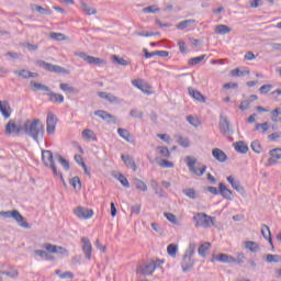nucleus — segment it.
<instances>
[{"label":"nucleus","instance_id":"36","mask_svg":"<svg viewBox=\"0 0 281 281\" xmlns=\"http://www.w3.org/2000/svg\"><path fill=\"white\" fill-rule=\"evenodd\" d=\"M245 247L248 249V251H251V254L260 251V246L257 245L256 241H246Z\"/></svg>","mask_w":281,"mask_h":281},{"label":"nucleus","instance_id":"23","mask_svg":"<svg viewBox=\"0 0 281 281\" xmlns=\"http://www.w3.org/2000/svg\"><path fill=\"white\" fill-rule=\"evenodd\" d=\"M227 181L231 183L232 188L236 190V192H239V194H245V188L240 186V181H237L232 176L227 177Z\"/></svg>","mask_w":281,"mask_h":281},{"label":"nucleus","instance_id":"3","mask_svg":"<svg viewBox=\"0 0 281 281\" xmlns=\"http://www.w3.org/2000/svg\"><path fill=\"white\" fill-rule=\"evenodd\" d=\"M0 216H3V218H13L20 227H23L24 229H32V226L25 221V217L21 215L18 210L1 211Z\"/></svg>","mask_w":281,"mask_h":281},{"label":"nucleus","instance_id":"21","mask_svg":"<svg viewBox=\"0 0 281 281\" xmlns=\"http://www.w3.org/2000/svg\"><path fill=\"white\" fill-rule=\"evenodd\" d=\"M15 76H19L20 78H24L27 80L29 78H38V72H32L30 70L21 69V70H14Z\"/></svg>","mask_w":281,"mask_h":281},{"label":"nucleus","instance_id":"15","mask_svg":"<svg viewBox=\"0 0 281 281\" xmlns=\"http://www.w3.org/2000/svg\"><path fill=\"white\" fill-rule=\"evenodd\" d=\"M81 243H82V251L87 260H91V254L93 251V246H91V240H89V238L87 237H82Z\"/></svg>","mask_w":281,"mask_h":281},{"label":"nucleus","instance_id":"33","mask_svg":"<svg viewBox=\"0 0 281 281\" xmlns=\"http://www.w3.org/2000/svg\"><path fill=\"white\" fill-rule=\"evenodd\" d=\"M179 251V246L177 244H169L167 246V254L171 258H177V252Z\"/></svg>","mask_w":281,"mask_h":281},{"label":"nucleus","instance_id":"24","mask_svg":"<svg viewBox=\"0 0 281 281\" xmlns=\"http://www.w3.org/2000/svg\"><path fill=\"white\" fill-rule=\"evenodd\" d=\"M98 95L102 100H106L108 102H110V104H117L120 102V99L116 95L111 93L98 92Z\"/></svg>","mask_w":281,"mask_h":281},{"label":"nucleus","instance_id":"52","mask_svg":"<svg viewBox=\"0 0 281 281\" xmlns=\"http://www.w3.org/2000/svg\"><path fill=\"white\" fill-rule=\"evenodd\" d=\"M117 180L120 181L123 188H131V183L128 182V179L124 177V175L120 173Z\"/></svg>","mask_w":281,"mask_h":281},{"label":"nucleus","instance_id":"47","mask_svg":"<svg viewBox=\"0 0 281 281\" xmlns=\"http://www.w3.org/2000/svg\"><path fill=\"white\" fill-rule=\"evenodd\" d=\"M187 122H189L191 126H194V128H199V126H201V122L199 121V119H195L192 115L187 116Z\"/></svg>","mask_w":281,"mask_h":281},{"label":"nucleus","instance_id":"41","mask_svg":"<svg viewBox=\"0 0 281 281\" xmlns=\"http://www.w3.org/2000/svg\"><path fill=\"white\" fill-rule=\"evenodd\" d=\"M81 8L86 14H98V11L94 8H91L89 4L81 2Z\"/></svg>","mask_w":281,"mask_h":281},{"label":"nucleus","instance_id":"39","mask_svg":"<svg viewBox=\"0 0 281 281\" xmlns=\"http://www.w3.org/2000/svg\"><path fill=\"white\" fill-rule=\"evenodd\" d=\"M112 60L114 65H121L122 67H126L128 65V61L117 55L112 56Z\"/></svg>","mask_w":281,"mask_h":281},{"label":"nucleus","instance_id":"20","mask_svg":"<svg viewBox=\"0 0 281 281\" xmlns=\"http://www.w3.org/2000/svg\"><path fill=\"white\" fill-rule=\"evenodd\" d=\"M218 188L221 196H223V199H226L227 201H232L234 192H232V190H229L223 182L218 184Z\"/></svg>","mask_w":281,"mask_h":281},{"label":"nucleus","instance_id":"12","mask_svg":"<svg viewBox=\"0 0 281 281\" xmlns=\"http://www.w3.org/2000/svg\"><path fill=\"white\" fill-rule=\"evenodd\" d=\"M76 56H79V58H82V60L88 63V65H104L105 64L104 59H102L100 57L89 56V55H87V53H76Z\"/></svg>","mask_w":281,"mask_h":281},{"label":"nucleus","instance_id":"7","mask_svg":"<svg viewBox=\"0 0 281 281\" xmlns=\"http://www.w3.org/2000/svg\"><path fill=\"white\" fill-rule=\"evenodd\" d=\"M24 132V124L16 125V123L10 120L4 127V135L19 137Z\"/></svg>","mask_w":281,"mask_h":281},{"label":"nucleus","instance_id":"4","mask_svg":"<svg viewBox=\"0 0 281 281\" xmlns=\"http://www.w3.org/2000/svg\"><path fill=\"white\" fill-rule=\"evenodd\" d=\"M193 223L195 227H203L204 229H207V227H214L215 225L214 217L205 213H196L193 216Z\"/></svg>","mask_w":281,"mask_h":281},{"label":"nucleus","instance_id":"32","mask_svg":"<svg viewBox=\"0 0 281 281\" xmlns=\"http://www.w3.org/2000/svg\"><path fill=\"white\" fill-rule=\"evenodd\" d=\"M117 133L120 137L125 139V142H130V143L133 142V138H131V132H128V130L119 127Z\"/></svg>","mask_w":281,"mask_h":281},{"label":"nucleus","instance_id":"29","mask_svg":"<svg viewBox=\"0 0 281 281\" xmlns=\"http://www.w3.org/2000/svg\"><path fill=\"white\" fill-rule=\"evenodd\" d=\"M50 102H56L57 104H63L65 102V97L59 93H55L54 91H48L47 93Z\"/></svg>","mask_w":281,"mask_h":281},{"label":"nucleus","instance_id":"19","mask_svg":"<svg viewBox=\"0 0 281 281\" xmlns=\"http://www.w3.org/2000/svg\"><path fill=\"white\" fill-rule=\"evenodd\" d=\"M0 112L2 113L4 120L10 119V115H12V109L10 108V103L8 101H0Z\"/></svg>","mask_w":281,"mask_h":281},{"label":"nucleus","instance_id":"56","mask_svg":"<svg viewBox=\"0 0 281 281\" xmlns=\"http://www.w3.org/2000/svg\"><path fill=\"white\" fill-rule=\"evenodd\" d=\"M59 89H61V91H65L66 93H74L75 91V88L69 86L68 83H60Z\"/></svg>","mask_w":281,"mask_h":281},{"label":"nucleus","instance_id":"63","mask_svg":"<svg viewBox=\"0 0 281 281\" xmlns=\"http://www.w3.org/2000/svg\"><path fill=\"white\" fill-rule=\"evenodd\" d=\"M251 103L247 100L241 101V103L239 105L240 111H249V105Z\"/></svg>","mask_w":281,"mask_h":281},{"label":"nucleus","instance_id":"40","mask_svg":"<svg viewBox=\"0 0 281 281\" xmlns=\"http://www.w3.org/2000/svg\"><path fill=\"white\" fill-rule=\"evenodd\" d=\"M178 144L182 146V148H190V140L184 138L183 136L179 135L176 137Z\"/></svg>","mask_w":281,"mask_h":281},{"label":"nucleus","instance_id":"48","mask_svg":"<svg viewBox=\"0 0 281 281\" xmlns=\"http://www.w3.org/2000/svg\"><path fill=\"white\" fill-rule=\"evenodd\" d=\"M182 193L189 199H196V191L194 189H183Z\"/></svg>","mask_w":281,"mask_h":281},{"label":"nucleus","instance_id":"5","mask_svg":"<svg viewBox=\"0 0 281 281\" xmlns=\"http://www.w3.org/2000/svg\"><path fill=\"white\" fill-rule=\"evenodd\" d=\"M42 161L44 166L50 168L53 175L56 177H63V173H60L58 168H56V162L54 161V153H52V150H42Z\"/></svg>","mask_w":281,"mask_h":281},{"label":"nucleus","instance_id":"17","mask_svg":"<svg viewBox=\"0 0 281 281\" xmlns=\"http://www.w3.org/2000/svg\"><path fill=\"white\" fill-rule=\"evenodd\" d=\"M150 188L154 190L155 194L159 196V199H166V191L161 187H159V182L157 180H150Z\"/></svg>","mask_w":281,"mask_h":281},{"label":"nucleus","instance_id":"11","mask_svg":"<svg viewBox=\"0 0 281 281\" xmlns=\"http://www.w3.org/2000/svg\"><path fill=\"white\" fill-rule=\"evenodd\" d=\"M56 124H58V119L54 113H48L46 119V133L48 135H54L56 133Z\"/></svg>","mask_w":281,"mask_h":281},{"label":"nucleus","instance_id":"55","mask_svg":"<svg viewBox=\"0 0 281 281\" xmlns=\"http://www.w3.org/2000/svg\"><path fill=\"white\" fill-rule=\"evenodd\" d=\"M281 115V109L280 108H277L274 109L272 112H271V120L272 122L274 123H278L280 122V120H278V116Z\"/></svg>","mask_w":281,"mask_h":281},{"label":"nucleus","instance_id":"1","mask_svg":"<svg viewBox=\"0 0 281 281\" xmlns=\"http://www.w3.org/2000/svg\"><path fill=\"white\" fill-rule=\"evenodd\" d=\"M24 133L25 135H29V137H32L36 144H38V142L43 139L45 135V126L43 123H41L40 119H34L32 122L27 120L24 123Z\"/></svg>","mask_w":281,"mask_h":281},{"label":"nucleus","instance_id":"49","mask_svg":"<svg viewBox=\"0 0 281 281\" xmlns=\"http://www.w3.org/2000/svg\"><path fill=\"white\" fill-rule=\"evenodd\" d=\"M266 261L267 262H280L281 261V256L269 254V255L266 256Z\"/></svg>","mask_w":281,"mask_h":281},{"label":"nucleus","instance_id":"9","mask_svg":"<svg viewBox=\"0 0 281 281\" xmlns=\"http://www.w3.org/2000/svg\"><path fill=\"white\" fill-rule=\"evenodd\" d=\"M74 214L77 218L81 221H87L93 216V210L85 207V206H77L74 209Z\"/></svg>","mask_w":281,"mask_h":281},{"label":"nucleus","instance_id":"34","mask_svg":"<svg viewBox=\"0 0 281 281\" xmlns=\"http://www.w3.org/2000/svg\"><path fill=\"white\" fill-rule=\"evenodd\" d=\"M55 159L60 164V166H63L64 170H69L70 166H69V160L65 159L61 155L56 154L55 155Z\"/></svg>","mask_w":281,"mask_h":281},{"label":"nucleus","instance_id":"57","mask_svg":"<svg viewBox=\"0 0 281 281\" xmlns=\"http://www.w3.org/2000/svg\"><path fill=\"white\" fill-rule=\"evenodd\" d=\"M1 276H8V278H18L19 271L18 270H11V271H0Z\"/></svg>","mask_w":281,"mask_h":281},{"label":"nucleus","instance_id":"8","mask_svg":"<svg viewBox=\"0 0 281 281\" xmlns=\"http://www.w3.org/2000/svg\"><path fill=\"white\" fill-rule=\"evenodd\" d=\"M38 65L40 67H42V69H45L46 71H52L53 74H69V71L64 67L56 66L47 61L40 60Z\"/></svg>","mask_w":281,"mask_h":281},{"label":"nucleus","instance_id":"2","mask_svg":"<svg viewBox=\"0 0 281 281\" xmlns=\"http://www.w3.org/2000/svg\"><path fill=\"white\" fill-rule=\"evenodd\" d=\"M195 252H196V244L190 243L189 247L184 251V255L181 261V268L183 273H188V271H191L192 267H194V259H192V256H194Z\"/></svg>","mask_w":281,"mask_h":281},{"label":"nucleus","instance_id":"28","mask_svg":"<svg viewBox=\"0 0 281 281\" xmlns=\"http://www.w3.org/2000/svg\"><path fill=\"white\" fill-rule=\"evenodd\" d=\"M261 235L273 248V238H271V229L267 226V224H262L261 226Z\"/></svg>","mask_w":281,"mask_h":281},{"label":"nucleus","instance_id":"54","mask_svg":"<svg viewBox=\"0 0 281 281\" xmlns=\"http://www.w3.org/2000/svg\"><path fill=\"white\" fill-rule=\"evenodd\" d=\"M143 12L145 14H157V12H159V8H155V5H149L147 8H144Z\"/></svg>","mask_w":281,"mask_h":281},{"label":"nucleus","instance_id":"31","mask_svg":"<svg viewBox=\"0 0 281 281\" xmlns=\"http://www.w3.org/2000/svg\"><path fill=\"white\" fill-rule=\"evenodd\" d=\"M210 247H212V244L210 241H205L204 244L200 245L198 249L199 256H201V258H205V256H207Z\"/></svg>","mask_w":281,"mask_h":281},{"label":"nucleus","instance_id":"6","mask_svg":"<svg viewBox=\"0 0 281 281\" xmlns=\"http://www.w3.org/2000/svg\"><path fill=\"white\" fill-rule=\"evenodd\" d=\"M186 164L189 168V172H191V175H195V177H203L207 170V166L205 165H202L201 167L196 166V158L192 156L186 157Z\"/></svg>","mask_w":281,"mask_h":281},{"label":"nucleus","instance_id":"51","mask_svg":"<svg viewBox=\"0 0 281 281\" xmlns=\"http://www.w3.org/2000/svg\"><path fill=\"white\" fill-rule=\"evenodd\" d=\"M165 218L169 221V223H173V225H179V221L177 220V215L172 213H165Z\"/></svg>","mask_w":281,"mask_h":281},{"label":"nucleus","instance_id":"43","mask_svg":"<svg viewBox=\"0 0 281 281\" xmlns=\"http://www.w3.org/2000/svg\"><path fill=\"white\" fill-rule=\"evenodd\" d=\"M251 150H254V153H257L258 155H260V153H262V145H260V140H254L250 145Z\"/></svg>","mask_w":281,"mask_h":281},{"label":"nucleus","instance_id":"45","mask_svg":"<svg viewBox=\"0 0 281 281\" xmlns=\"http://www.w3.org/2000/svg\"><path fill=\"white\" fill-rule=\"evenodd\" d=\"M49 36L53 41H67V36L63 33L50 32Z\"/></svg>","mask_w":281,"mask_h":281},{"label":"nucleus","instance_id":"13","mask_svg":"<svg viewBox=\"0 0 281 281\" xmlns=\"http://www.w3.org/2000/svg\"><path fill=\"white\" fill-rule=\"evenodd\" d=\"M94 115H97V117H100L101 120H104V122H106L108 124H117V119H115L114 115L110 114L104 110L94 111Z\"/></svg>","mask_w":281,"mask_h":281},{"label":"nucleus","instance_id":"59","mask_svg":"<svg viewBox=\"0 0 281 281\" xmlns=\"http://www.w3.org/2000/svg\"><path fill=\"white\" fill-rule=\"evenodd\" d=\"M54 254H60L61 256H69V250L61 246H56V251Z\"/></svg>","mask_w":281,"mask_h":281},{"label":"nucleus","instance_id":"27","mask_svg":"<svg viewBox=\"0 0 281 281\" xmlns=\"http://www.w3.org/2000/svg\"><path fill=\"white\" fill-rule=\"evenodd\" d=\"M121 159L125 164L126 168H132L134 172L137 170V165L135 164V160L133 159V157L122 155Z\"/></svg>","mask_w":281,"mask_h":281},{"label":"nucleus","instance_id":"35","mask_svg":"<svg viewBox=\"0 0 281 281\" xmlns=\"http://www.w3.org/2000/svg\"><path fill=\"white\" fill-rule=\"evenodd\" d=\"M232 32V27L225 25V24H218L215 27V34H229Z\"/></svg>","mask_w":281,"mask_h":281},{"label":"nucleus","instance_id":"58","mask_svg":"<svg viewBox=\"0 0 281 281\" xmlns=\"http://www.w3.org/2000/svg\"><path fill=\"white\" fill-rule=\"evenodd\" d=\"M161 168H175V164L170 160L162 159L159 164Z\"/></svg>","mask_w":281,"mask_h":281},{"label":"nucleus","instance_id":"62","mask_svg":"<svg viewBox=\"0 0 281 281\" xmlns=\"http://www.w3.org/2000/svg\"><path fill=\"white\" fill-rule=\"evenodd\" d=\"M158 150H160V155L162 157H170V149H168V147H158Z\"/></svg>","mask_w":281,"mask_h":281},{"label":"nucleus","instance_id":"61","mask_svg":"<svg viewBox=\"0 0 281 281\" xmlns=\"http://www.w3.org/2000/svg\"><path fill=\"white\" fill-rule=\"evenodd\" d=\"M43 248L46 249L47 254H55L56 251V245L45 244Z\"/></svg>","mask_w":281,"mask_h":281},{"label":"nucleus","instance_id":"42","mask_svg":"<svg viewBox=\"0 0 281 281\" xmlns=\"http://www.w3.org/2000/svg\"><path fill=\"white\" fill-rule=\"evenodd\" d=\"M207 57V55H202L199 57H193L189 59V65L194 66V65H199L200 63H203V60H205V58Z\"/></svg>","mask_w":281,"mask_h":281},{"label":"nucleus","instance_id":"30","mask_svg":"<svg viewBox=\"0 0 281 281\" xmlns=\"http://www.w3.org/2000/svg\"><path fill=\"white\" fill-rule=\"evenodd\" d=\"M30 85H31L32 91H46L47 93H49V91H50V88L43 83L31 81Z\"/></svg>","mask_w":281,"mask_h":281},{"label":"nucleus","instance_id":"25","mask_svg":"<svg viewBox=\"0 0 281 281\" xmlns=\"http://www.w3.org/2000/svg\"><path fill=\"white\" fill-rule=\"evenodd\" d=\"M188 91L189 95H191L192 99L196 100V102L205 103V97L202 95L199 90H195L192 87H190Z\"/></svg>","mask_w":281,"mask_h":281},{"label":"nucleus","instance_id":"38","mask_svg":"<svg viewBox=\"0 0 281 281\" xmlns=\"http://www.w3.org/2000/svg\"><path fill=\"white\" fill-rule=\"evenodd\" d=\"M196 23V20H184L177 24L178 30H186V27H190L191 25H194Z\"/></svg>","mask_w":281,"mask_h":281},{"label":"nucleus","instance_id":"18","mask_svg":"<svg viewBox=\"0 0 281 281\" xmlns=\"http://www.w3.org/2000/svg\"><path fill=\"white\" fill-rule=\"evenodd\" d=\"M212 155L214 159H216V161H220L221 164H225V161H227L228 159L227 154H225V151L220 148H214L212 150Z\"/></svg>","mask_w":281,"mask_h":281},{"label":"nucleus","instance_id":"16","mask_svg":"<svg viewBox=\"0 0 281 281\" xmlns=\"http://www.w3.org/2000/svg\"><path fill=\"white\" fill-rule=\"evenodd\" d=\"M213 260L223 262L224 265H234V262H236V258L227 254L213 255Z\"/></svg>","mask_w":281,"mask_h":281},{"label":"nucleus","instance_id":"64","mask_svg":"<svg viewBox=\"0 0 281 281\" xmlns=\"http://www.w3.org/2000/svg\"><path fill=\"white\" fill-rule=\"evenodd\" d=\"M250 8H260L262 5V0H249Z\"/></svg>","mask_w":281,"mask_h":281},{"label":"nucleus","instance_id":"37","mask_svg":"<svg viewBox=\"0 0 281 281\" xmlns=\"http://www.w3.org/2000/svg\"><path fill=\"white\" fill-rule=\"evenodd\" d=\"M134 186H135L136 190H140L142 192H147L148 191V186H146L144 183V181H142L137 178L134 179Z\"/></svg>","mask_w":281,"mask_h":281},{"label":"nucleus","instance_id":"44","mask_svg":"<svg viewBox=\"0 0 281 281\" xmlns=\"http://www.w3.org/2000/svg\"><path fill=\"white\" fill-rule=\"evenodd\" d=\"M33 10H35V12H38V14H52V11L49 9H45L38 4H33Z\"/></svg>","mask_w":281,"mask_h":281},{"label":"nucleus","instance_id":"22","mask_svg":"<svg viewBox=\"0 0 281 281\" xmlns=\"http://www.w3.org/2000/svg\"><path fill=\"white\" fill-rule=\"evenodd\" d=\"M271 158H269V166H276L278 159H281V148H274L270 150Z\"/></svg>","mask_w":281,"mask_h":281},{"label":"nucleus","instance_id":"26","mask_svg":"<svg viewBox=\"0 0 281 281\" xmlns=\"http://www.w3.org/2000/svg\"><path fill=\"white\" fill-rule=\"evenodd\" d=\"M234 148L237 153H240V155H247V153H249V146L243 140L234 143Z\"/></svg>","mask_w":281,"mask_h":281},{"label":"nucleus","instance_id":"60","mask_svg":"<svg viewBox=\"0 0 281 281\" xmlns=\"http://www.w3.org/2000/svg\"><path fill=\"white\" fill-rule=\"evenodd\" d=\"M272 89H273L272 85H263L260 87L259 91L260 93L266 95V93H269V91H271Z\"/></svg>","mask_w":281,"mask_h":281},{"label":"nucleus","instance_id":"50","mask_svg":"<svg viewBox=\"0 0 281 281\" xmlns=\"http://www.w3.org/2000/svg\"><path fill=\"white\" fill-rule=\"evenodd\" d=\"M231 76H233V77H240V76H249V70H244V71H241V70H239L238 68H236V69H233L232 71H231Z\"/></svg>","mask_w":281,"mask_h":281},{"label":"nucleus","instance_id":"46","mask_svg":"<svg viewBox=\"0 0 281 281\" xmlns=\"http://www.w3.org/2000/svg\"><path fill=\"white\" fill-rule=\"evenodd\" d=\"M255 131H261V133H267V131H269V123H257L255 125Z\"/></svg>","mask_w":281,"mask_h":281},{"label":"nucleus","instance_id":"53","mask_svg":"<svg viewBox=\"0 0 281 281\" xmlns=\"http://www.w3.org/2000/svg\"><path fill=\"white\" fill-rule=\"evenodd\" d=\"M130 115H131V117H135V119L142 120V117H144V112H142V111L137 110V109H134V110L130 111Z\"/></svg>","mask_w":281,"mask_h":281},{"label":"nucleus","instance_id":"14","mask_svg":"<svg viewBox=\"0 0 281 281\" xmlns=\"http://www.w3.org/2000/svg\"><path fill=\"white\" fill-rule=\"evenodd\" d=\"M220 131L222 135H229L232 132L229 120L223 114L220 115Z\"/></svg>","mask_w":281,"mask_h":281},{"label":"nucleus","instance_id":"10","mask_svg":"<svg viewBox=\"0 0 281 281\" xmlns=\"http://www.w3.org/2000/svg\"><path fill=\"white\" fill-rule=\"evenodd\" d=\"M155 269H157V263H155V261H150L138 266L136 271L137 273H140V276H153V273H155Z\"/></svg>","mask_w":281,"mask_h":281}]
</instances>
